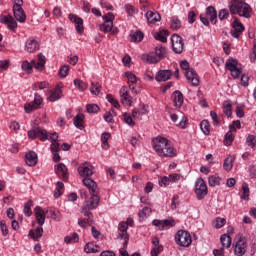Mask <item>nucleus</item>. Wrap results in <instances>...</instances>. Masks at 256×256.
Returning <instances> with one entry per match:
<instances>
[{
  "instance_id": "nucleus-1",
  "label": "nucleus",
  "mask_w": 256,
  "mask_h": 256,
  "mask_svg": "<svg viewBox=\"0 0 256 256\" xmlns=\"http://www.w3.org/2000/svg\"><path fill=\"white\" fill-rule=\"evenodd\" d=\"M28 137L29 139H37V137H39L40 141H51L50 150L53 155V161L55 163L61 161V156L59 155L61 144L59 143V134H57V132L49 134L47 130L41 127H35L28 131Z\"/></svg>"
},
{
  "instance_id": "nucleus-2",
  "label": "nucleus",
  "mask_w": 256,
  "mask_h": 256,
  "mask_svg": "<svg viewBox=\"0 0 256 256\" xmlns=\"http://www.w3.org/2000/svg\"><path fill=\"white\" fill-rule=\"evenodd\" d=\"M82 183L85 185V187H87L91 195V197L84 202L82 208L93 211V209L99 207V187L97 186V182L91 178H84Z\"/></svg>"
},
{
  "instance_id": "nucleus-3",
  "label": "nucleus",
  "mask_w": 256,
  "mask_h": 256,
  "mask_svg": "<svg viewBox=\"0 0 256 256\" xmlns=\"http://www.w3.org/2000/svg\"><path fill=\"white\" fill-rule=\"evenodd\" d=\"M152 147L159 157H175L177 150H174L165 137L158 136L152 140Z\"/></svg>"
},
{
  "instance_id": "nucleus-4",
  "label": "nucleus",
  "mask_w": 256,
  "mask_h": 256,
  "mask_svg": "<svg viewBox=\"0 0 256 256\" xmlns=\"http://www.w3.org/2000/svg\"><path fill=\"white\" fill-rule=\"evenodd\" d=\"M225 68L231 72V75L234 77V79H239V77H241V85H243V87H247L249 85V76L243 74L239 61L233 58H229L226 61Z\"/></svg>"
},
{
  "instance_id": "nucleus-5",
  "label": "nucleus",
  "mask_w": 256,
  "mask_h": 256,
  "mask_svg": "<svg viewBox=\"0 0 256 256\" xmlns=\"http://www.w3.org/2000/svg\"><path fill=\"white\" fill-rule=\"evenodd\" d=\"M228 7L232 15H239L246 19L251 17V6L243 1L234 0L228 4Z\"/></svg>"
},
{
  "instance_id": "nucleus-6",
  "label": "nucleus",
  "mask_w": 256,
  "mask_h": 256,
  "mask_svg": "<svg viewBox=\"0 0 256 256\" xmlns=\"http://www.w3.org/2000/svg\"><path fill=\"white\" fill-rule=\"evenodd\" d=\"M167 48L163 47L162 45H158L155 47V52H151L150 54H143L142 61L144 63L155 64L159 63V61L165 59L168 55Z\"/></svg>"
},
{
  "instance_id": "nucleus-7",
  "label": "nucleus",
  "mask_w": 256,
  "mask_h": 256,
  "mask_svg": "<svg viewBox=\"0 0 256 256\" xmlns=\"http://www.w3.org/2000/svg\"><path fill=\"white\" fill-rule=\"evenodd\" d=\"M232 247L234 249L235 255H245V253H247V239L243 235L236 236L232 244Z\"/></svg>"
},
{
  "instance_id": "nucleus-8",
  "label": "nucleus",
  "mask_w": 256,
  "mask_h": 256,
  "mask_svg": "<svg viewBox=\"0 0 256 256\" xmlns=\"http://www.w3.org/2000/svg\"><path fill=\"white\" fill-rule=\"evenodd\" d=\"M104 23L100 25V31L103 33H109L112 31L113 35L117 34L119 30L117 28H113V21H115V15L109 12L102 17Z\"/></svg>"
},
{
  "instance_id": "nucleus-9",
  "label": "nucleus",
  "mask_w": 256,
  "mask_h": 256,
  "mask_svg": "<svg viewBox=\"0 0 256 256\" xmlns=\"http://www.w3.org/2000/svg\"><path fill=\"white\" fill-rule=\"evenodd\" d=\"M175 241L180 247H189L193 240L191 239V234L185 230H179L175 236Z\"/></svg>"
},
{
  "instance_id": "nucleus-10",
  "label": "nucleus",
  "mask_w": 256,
  "mask_h": 256,
  "mask_svg": "<svg viewBox=\"0 0 256 256\" xmlns=\"http://www.w3.org/2000/svg\"><path fill=\"white\" fill-rule=\"evenodd\" d=\"M195 193L197 199L201 201V199H205L207 197V184H205V180L203 178H198L195 183Z\"/></svg>"
},
{
  "instance_id": "nucleus-11",
  "label": "nucleus",
  "mask_w": 256,
  "mask_h": 256,
  "mask_svg": "<svg viewBox=\"0 0 256 256\" xmlns=\"http://www.w3.org/2000/svg\"><path fill=\"white\" fill-rule=\"evenodd\" d=\"M78 173L80 177H84V179H89V177H91V175L95 173V168L93 167V165H91V163L85 162L80 164V166L78 167Z\"/></svg>"
},
{
  "instance_id": "nucleus-12",
  "label": "nucleus",
  "mask_w": 256,
  "mask_h": 256,
  "mask_svg": "<svg viewBox=\"0 0 256 256\" xmlns=\"http://www.w3.org/2000/svg\"><path fill=\"white\" fill-rule=\"evenodd\" d=\"M127 229H129V227L127 226L126 222L119 223L118 230L120 231V233H118L117 239L123 241V247H127L129 243V234H127Z\"/></svg>"
},
{
  "instance_id": "nucleus-13",
  "label": "nucleus",
  "mask_w": 256,
  "mask_h": 256,
  "mask_svg": "<svg viewBox=\"0 0 256 256\" xmlns=\"http://www.w3.org/2000/svg\"><path fill=\"white\" fill-rule=\"evenodd\" d=\"M171 41H172V49L174 51V53H183V38L177 34H173L171 37Z\"/></svg>"
},
{
  "instance_id": "nucleus-14",
  "label": "nucleus",
  "mask_w": 256,
  "mask_h": 256,
  "mask_svg": "<svg viewBox=\"0 0 256 256\" xmlns=\"http://www.w3.org/2000/svg\"><path fill=\"white\" fill-rule=\"evenodd\" d=\"M39 47H41V44L39 43V40L35 38H28L25 43V51L27 53H35L36 51H39Z\"/></svg>"
},
{
  "instance_id": "nucleus-15",
  "label": "nucleus",
  "mask_w": 256,
  "mask_h": 256,
  "mask_svg": "<svg viewBox=\"0 0 256 256\" xmlns=\"http://www.w3.org/2000/svg\"><path fill=\"white\" fill-rule=\"evenodd\" d=\"M185 77L188 83L192 85V87H198L199 75H197V72H195V69L193 68L188 69V71L185 72Z\"/></svg>"
},
{
  "instance_id": "nucleus-16",
  "label": "nucleus",
  "mask_w": 256,
  "mask_h": 256,
  "mask_svg": "<svg viewBox=\"0 0 256 256\" xmlns=\"http://www.w3.org/2000/svg\"><path fill=\"white\" fill-rule=\"evenodd\" d=\"M43 104V98L39 96V94H35L34 101L32 104H26L24 106L25 113H31V111H35V109H39V106Z\"/></svg>"
},
{
  "instance_id": "nucleus-17",
  "label": "nucleus",
  "mask_w": 256,
  "mask_h": 256,
  "mask_svg": "<svg viewBox=\"0 0 256 256\" xmlns=\"http://www.w3.org/2000/svg\"><path fill=\"white\" fill-rule=\"evenodd\" d=\"M232 27L234 30H231V35L234 37V39H239L241 37V33L245 31V26L243 23L239 22V20L235 19L232 23Z\"/></svg>"
},
{
  "instance_id": "nucleus-18",
  "label": "nucleus",
  "mask_w": 256,
  "mask_h": 256,
  "mask_svg": "<svg viewBox=\"0 0 256 256\" xmlns=\"http://www.w3.org/2000/svg\"><path fill=\"white\" fill-rule=\"evenodd\" d=\"M69 20L75 24V29L79 35H82L83 31H85V27H83V19L77 17L74 14H69Z\"/></svg>"
},
{
  "instance_id": "nucleus-19",
  "label": "nucleus",
  "mask_w": 256,
  "mask_h": 256,
  "mask_svg": "<svg viewBox=\"0 0 256 256\" xmlns=\"http://www.w3.org/2000/svg\"><path fill=\"white\" fill-rule=\"evenodd\" d=\"M172 75H173V71L171 70H160L156 73L155 79L158 83H162L165 81H169Z\"/></svg>"
},
{
  "instance_id": "nucleus-20",
  "label": "nucleus",
  "mask_w": 256,
  "mask_h": 256,
  "mask_svg": "<svg viewBox=\"0 0 256 256\" xmlns=\"http://www.w3.org/2000/svg\"><path fill=\"white\" fill-rule=\"evenodd\" d=\"M54 171L58 177H62V179H69V172H67V166L63 163H59L54 166Z\"/></svg>"
},
{
  "instance_id": "nucleus-21",
  "label": "nucleus",
  "mask_w": 256,
  "mask_h": 256,
  "mask_svg": "<svg viewBox=\"0 0 256 256\" xmlns=\"http://www.w3.org/2000/svg\"><path fill=\"white\" fill-rule=\"evenodd\" d=\"M34 213L38 225H40V227L45 225V215L47 214V212H45V210H43L41 206H36L34 209Z\"/></svg>"
},
{
  "instance_id": "nucleus-22",
  "label": "nucleus",
  "mask_w": 256,
  "mask_h": 256,
  "mask_svg": "<svg viewBox=\"0 0 256 256\" xmlns=\"http://www.w3.org/2000/svg\"><path fill=\"white\" fill-rule=\"evenodd\" d=\"M120 97L123 105H128L129 107H131L133 97L129 95V91H127V87L123 86L120 89Z\"/></svg>"
},
{
  "instance_id": "nucleus-23",
  "label": "nucleus",
  "mask_w": 256,
  "mask_h": 256,
  "mask_svg": "<svg viewBox=\"0 0 256 256\" xmlns=\"http://www.w3.org/2000/svg\"><path fill=\"white\" fill-rule=\"evenodd\" d=\"M14 19L19 23H25L27 19V15L25 14V10L22 7L13 8Z\"/></svg>"
},
{
  "instance_id": "nucleus-24",
  "label": "nucleus",
  "mask_w": 256,
  "mask_h": 256,
  "mask_svg": "<svg viewBox=\"0 0 256 256\" xmlns=\"http://www.w3.org/2000/svg\"><path fill=\"white\" fill-rule=\"evenodd\" d=\"M61 95V85H57L53 90H50V96L48 97V101H51V103H55V101H59V99H61Z\"/></svg>"
},
{
  "instance_id": "nucleus-25",
  "label": "nucleus",
  "mask_w": 256,
  "mask_h": 256,
  "mask_svg": "<svg viewBox=\"0 0 256 256\" xmlns=\"http://www.w3.org/2000/svg\"><path fill=\"white\" fill-rule=\"evenodd\" d=\"M0 21L1 23H5V25H8V29H15L17 27V21L11 15L0 17Z\"/></svg>"
},
{
  "instance_id": "nucleus-26",
  "label": "nucleus",
  "mask_w": 256,
  "mask_h": 256,
  "mask_svg": "<svg viewBox=\"0 0 256 256\" xmlns=\"http://www.w3.org/2000/svg\"><path fill=\"white\" fill-rule=\"evenodd\" d=\"M173 97H174L175 107H177L178 109H181L184 103L183 93H181V91L176 90L173 92Z\"/></svg>"
},
{
  "instance_id": "nucleus-27",
  "label": "nucleus",
  "mask_w": 256,
  "mask_h": 256,
  "mask_svg": "<svg viewBox=\"0 0 256 256\" xmlns=\"http://www.w3.org/2000/svg\"><path fill=\"white\" fill-rule=\"evenodd\" d=\"M25 161L28 167H35L37 165V153L34 151L28 152Z\"/></svg>"
},
{
  "instance_id": "nucleus-28",
  "label": "nucleus",
  "mask_w": 256,
  "mask_h": 256,
  "mask_svg": "<svg viewBox=\"0 0 256 256\" xmlns=\"http://www.w3.org/2000/svg\"><path fill=\"white\" fill-rule=\"evenodd\" d=\"M28 237L33 241H39L43 237V227H38L35 230H30Z\"/></svg>"
},
{
  "instance_id": "nucleus-29",
  "label": "nucleus",
  "mask_w": 256,
  "mask_h": 256,
  "mask_svg": "<svg viewBox=\"0 0 256 256\" xmlns=\"http://www.w3.org/2000/svg\"><path fill=\"white\" fill-rule=\"evenodd\" d=\"M38 57V62H35V69L37 71H43L45 69V63H47V58L43 53H39L37 55Z\"/></svg>"
},
{
  "instance_id": "nucleus-30",
  "label": "nucleus",
  "mask_w": 256,
  "mask_h": 256,
  "mask_svg": "<svg viewBox=\"0 0 256 256\" xmlns=\"http://www.w3.org/2000/svg\"><path fill=\"white\" fill-rule=\"evenodd\" d=\"M146 19L148 23H157L161 21V15L158 12L147 11Z\"/></svg>"
},
{
  "instance_id": "nucleus-31",
  "label": "nucleus",
  "mask_w": 256,
  "mask_h": 256,
  "mask_svg": "<svg viewBox=\"0 0 256 256\" xmlns=\"http://www.w3.org/2000/svg\"><path fill=\"white\" fill-rule=\"evenodd\" d=\"M83 121H85L84 114H78L74 117V126L77 129H80V131H83V129H85V126L83 125Z\"/></svg>"
},
{
  "instance_id": "nucleus-32",
  "label": "nucleus",
  "mask_w": 256,
  "mask_h": 256,
  "mask_svg": "<svg viewBox=\"0 0 256 256\" xmlns=\"http://www.w3.org/2000/svg\"><path fill=\"white\" fill-rule=\"evenodd\" d=\"M143 37L144 35L141 31L130 33V41L132 43H141L143 41Z\"/></svg>"
},
{
  "instance_id": "nucleus-33",
  "label": "nucleus",
  "mask_w": 256,
  "mask_h": 256,
  "mask_svg": "<svg viewBox=\"0 0 256 256\" xmlns=\"http://www.w3.org/2000/svg\"><path fill=\"white\" fill-rule=\"evenodd\" d=\"M220 242L223 249H229V247H231V236L228 234L221 235Z\"/></svg>"
},
{
  "instance_id": "nucleus-34",
  "label": "nucleus",
  "mask_w": 256,
  "mask_h": 256,
  "mask_svg": "<svg viewBox=\"0 0 256 256\" xmlns=\"http://www.w3.org/2000/svg\"><path fill=\"white\" fill-rule=\"evenodd\" d=\"M233 104H231V101H225L223 103V113L226 115V117H231L233 115Z\"/></svg>"
},
{
  "instance_id": "nucleus-35",
  "label": "nucleus",
  "mask_w": 256,
  "mask_h": 256,
  "mask_svg": "<svg viewBox=\"0 0 256 256\" xmlns=\"http://www.w3.org/2000/svg\"><path fill=\"white\" fill-rule=\"evenodd\" d=\"M111 138V134L109 132H104L102 135H101V141H102V144H101V147L102 149L106 150L109 149V139Z\"/></svg>"
},
{
  "instance_id": "nucleus-36",
  "label": "nucleus",
  "mask_w": 256,
  "mask_h": 256,
  "mask_svg": "<svg viewBox=\"0 0 256 256\" xmlns=\"http://www.w3.org/2000/svg\"><path fill=\"white\" fill-rule=\"evenodd\" d=\"M85 253H99V245L93 244V242H88L84 246Z\"/></svg>"
},
{
  "instance_id": "nucleus-37",
  "label": "nucleus",
  "mask_w": 256,
  "mask_h": 256,
  "mask_svg": "<svg viewBox=\"0 0 256 256\" xmlns=\"http://www.w3.org/2000/svg\"><path fill=\"white\" fill-rule=\"evenodd\" d=\"M227 220L225 218L217 217L213 220L212 225L215 229H221L225 227Z\"/></svg>"
},
{
  "instance_id": "nucleus-38",
  "label": "nucleus",
  "mask_w": 256,
  "mask_h": 256,
  "mask_svg": "<svg viewBox=\"0 0 256 256\" xmlns=\"http://www.w3.org/2000/svg\"><path fill=\"white\" fill-rule=\"evenodd\" d=\"M33 67H35V60H32L31 62H22V71H26V73H31L33 71Z\"/></svg>"
},
{
  "instance_id": "nucleus-39",
  "label": "nucleus",
  "mask_w": 256,
  "mask_h": 256,
  "mask_svg": "<svg viewBox=\"0 0 256 256\" xmlns=\"http://www.w3.org/2000/svg\"><path fill=\"white\" fill-rule=\"evenodd\" d=\"M167 30H162L160 32H156L154 34V38L157 40V41H161V43H167V37L165 35H167Z\"/></svg>"
},
{
  "instance_id": "nucleus-40",
  "label": "nucleus",
  "mask_w": 256,
  "mask_h": 256,
  "mask_svg": "<svg viewBox=\"0 0 256 256\" xmlns=\"http://www.w3.org/2000/svg\"><path fill=\"white\" fill-rule=\"evenodd\" d=\"M233 161H235V157L233 156H229L228 158L225 159L223 163L225 171H231V169H233Z\"/></svg>"
},
{
  "instance_id": "nucleus-41",
  "label": "nucleus",
  "mask_w": 256,
  "mask_h": 256,
  "mask_svg": "<svg viewBox=\"0 0 256 256\" xmlns=\"http://www.w3.org/2000/svg\"><path fill=\"white\" fill-rule=\"evenodd\" d=\"M208 184L210 187H217V185H221V177L219 176H209Z\"/></svg>"
},
{
  "instance_id": "nucleus-42",
  "label": "nucleus",
  "mask_w": 256,
  "mask_h": 256,
  "mask_svg": "<svg viewBox=\"0 0 256 256\" xmlns=\"http://www.w3.org/2000/svg\"><path fill=\"white\" fill-rule=\"evenodd\" d=\"M81 213L84 217H87V224L93 225V213H91V210L82 208Z\"/></svg>"
},
{
  "instance_id": "nucleus-43",
  "label": "nucleus",
  "mask_w": 256,
  "mask_h": 256,
  "mask_svg": "<svg viewBox=\"0 0 256 256\" xmlns=\"http://www.w3.org/2000/svg\"><path fill=\"white\" fill-rule=\"evenodd\" d=\"M242 195H241V199H244V201H249V185L247 183H243L242 184Z\"/></svg>"
},
{
  "instance_id": "nucleus-44",
  "label": "nucleus",
  "mask_w": 256,
  "mask_h": 256,
  "mask_svg": "<svg viewBox=\"0 0 256 256\" xmlns=\"http://www.w3.org/2000/svg\"><path fill=\"white\" fill-rule=\"evenodd\" d=\"M90 92L92 93V95H99V93H101V84L97 82H92Z\"/></svg>"
},
{
  "instance_id": "nucleus-45",
  "label": "nucleus",
  "mask_w": 256,
  "mask_h": 256,
  "mask_svg": "<svg viewBox=\"0 0 256 256\" xmlns=\"http://www.w3.org/2000/svg\"><path fill=\"white\" fill-rule=\"evenodd\" d=\"M170 27L173 31H177L178 29H181V20L177 17H173L171 19Z\"/></svg>"
},
{
  "instance_id": "nucleus-46",
  "label": "nucleus",
  "mask_w": 256,
  "mask_h": 256,
  "mask_svg": "<svg viewBox=\"0 0 256 256\" xmlns=\"http://www.w3.org/2000/svg\"><path fill=\"white\" fill-rule=\"evenodd\" d=\"M33 206V201L29 200L24 204V215L26 217H31L33 215V212L31 211V207Z\"/></svg>"
},
{
  "instance_id": "nucleus-47",
  "label": "nucleus",
  "mask_w": 256,
  "mask_h": 256,
  "mask_svg": "<svg viewBox=\"0 0 256 256\" xmlns=\"http://www.w3.org/2000/svg\"><path fill=\"white\" fill-rule=\"evenodd\" d=\"M200 128L202 133H204V135H209L211 133V130L209 129V121L207 120H203L200 123Z\"/></svg>"
},
{
  "instance_id": "nucleus-48",
  "label": "nucleus",
  "mask_w": 256,
  "mask_h": 256,
  "mask_svg": "<svg viewBox=\"0 0 256 256\" xmlns=\"http://www.w3.org/2000/svg\"><path fill=\"white\" fill-rule=\"evenodd\" d=\"M125 77L128 79V85H135L137 83V76L132 72H125Z\"/></svg>"
},
{
  "instance_id": "nucleus-49",
  "label": "nucleus",
  "mask_w": 256,
  "mask_h": 256,
  "mask_svg": "<svg viewBox=\"0 0 256 256\" xmlns=\"http://www.w3.org/2000/svg\"><path fill=\"white\" fill-rule=\"evenodd\" d=\"M79 241V234L74 233L72 236H66L64 242L69 245V243H77Z\"/></svg>"
},
{
  "instance_id": "nucleus-50",
  "label": "nucleus",
  "mask_w": 256,
  "mask_h": 256,
  "mask_svg": "<svg viewBox=\"0 0 256 256\" xmlns=\"http://www.w3.org/2000/svg\"><path fill=\"white\" fill-rule=\"evenodd\" d=\"M106 99H107L108 103L112 104V107H114L115 109H119V107H121V104H119V101H117L115 98H113V96L111 94H108L106 96Z\"/></svg>"
},
{
  "instance_id": "nucleus-51",
  "label": "nucleus",
  "mask_w": 256,
  "mask_h": 256,
  "mask_svg": "<svg viewBox=\"0 0 256 256\" xmlns=\"http://www.w3.org/2000/svg\"><path fill=\"white\" fill-rule=\"evenodd\" d=\"M115 115V110L111 109L104 114V121H106V123H112L113 117H115Z\"/></svg>"
},
{
  "instance_id": "nucleus-52",
  "label": "nucleus",
  "mask_w": 256,
  "mask_h": 256,
  "mask_svg": "<svg viewBox=\"0 0 256 256\" xmlns=\"http://www.w3.org/2000/svg\"><path fill=\"white\" fill-rule=\"evenodd\" d=\"M233 139V133L227 132L224 136V145H226V147H229V145L233 144Z\"/></svg>"
},
{
  "instance_id": "nucleus-53",
  "label": "nucleus",
  "mask_w": 256,
  "mask_h": 256,
  "mask_svg": "<svg viewBox=\"0 0 256 256\" xmlns=\"http://www.w3.org/2000/svg\"><path fill=\"white\" fill-rule=\"evenodd\" d=\"M173 219L162 220V226L159 227V231H165V227H173Z\"/></svg>"
},
{
  "instance_id": "nucleus-54",
  "label": "nucleus",
  "mask_w": 256,
  "mask_h": 256,
  "mask_svg": "<svg viewBox=\"0 0 256 256\" xmlns=\"http://www.w3.org/2000/svg\"><path fill=\"white\" fill-rule=\"evenodd\" d=\"M246 143L248 145V147H251V149H253L256 145V137L255 135H248L246 138Z\"/></svg>"
},
{
  "instance_id": "nucleus-55",
  "label": "nucleus",
  "mask_w": 256,
  "mask_h": 256,
  "mask_svg": "<svg viewBox=\"0 0 256 256\" xmlns=\"http://www.w3.org/2000/svg\"><path fill=\"white\" fill-rule=\"evenodd\" d=\"M74 85L75 87H78L79 91H85V89H87V83L79 79L74 80Z\"/></svg>"
},
{
  "instance_id": "nucleus-56",
  "label": "nucleus",
  "mask_w": 256,
  "mask_h": 256,
  "mask_svg": "<svg viewBox=\"0 0 256 256\" xmlns=\"http://www.w3.org/2000/svg\"><path fill=\"white\" fill-rule=\"evenodd\" d=\"M46 213H49L50 214V217H52V219L54 220V221H56V222H59V221H61V218L59 217V211H57V210H49V209H47L46 210Z\"/></svg>"
},
{
  "instance_id": "nucleus-57",
  "label": "nucleus",
  "mask_w": 256,
  "mask_h": 256,
  "mask_svg": "<svg viewBox=\"0 0 256 256\" xmlns=\"http://www.w3.org/2000/svg\"><path fill=\"white\" fill-rule=\"evenodd\" d=\"M123 117H124V122L126 123V125H129L130 127L135 126V122H133V118L131 117V114L125 113L123 115Z\"/></svg>"
},
{
  "instance_id": "nucleus-58",
  "label": "nucleus",
  "mask_w": 256,
  "mask_h": 256,
  "mask_svg": "<svg viewBox=\"0 0 256 256\" xmlns=\"http://www.w3.org/2000/svg\"><path fill=\"white\" fill-rule=\"evenodd\" d=\"M86 111H88V113H97V111H99V106L97 104H88L86 106Z\"/></svg>"
},
{
  "instance_id": "nucleus-59",
  "label": "nucleus",
  "mask_w": 256,
  "mask_h": 256,
  "mask_svg": "<svg viewBox=\"0 0 256 256\" xmlns=\"http://www.w3.org/2000/svg\"><path fill=\"white\" fill-rule=\"evenodd\" d=\"M0 229L4 237L9 234V229H7V224L5 223V220L0 221Z\"/></svg>"
},
{
  "instance_id": "nucleus-60",
  "label": "nucleus",
  "mask_w": 256,
  "mask_h": 256,
  "mask_svg": "<svg viewBox=\"0 0 256 256\" xmlns=\"http://www.w3.org/2000/svg\"><path fill=\"white\" fill-rule=\"evenodd\" d=\"M125 11L128 15H135L137 13V9L135 7L131 6L130 4L125 5Z\"/></svg>"
},
{
  "instance_id": "nucleus-61",
  "label": "nucleus",
  "mask_w": 256,
  "mask_h": 256,
  "mask_svg": "<svg viewBox=\"0 0 256 256\" xmlns=\"http://www.w3.org/2000/svg\"><path fill=\"white\" fill-rule=\"evenodd\" d=\"M218 17H219L220 21H223V19H227V17H229V10H227V9L220 10Z\"/></svg>"
},
{
  "instance_id": "nucleus-62",
  "label": "nucleus",
  "mask_w": 256,
  "mask_h": 256,
  "mask_svg": "<svg viewBox=\"0 0 256 256\" xmlns=\"http://www.w3.org/2000/svg\"><path fill=\"white\" fill-rule=\"evenodd\" d=\"M68 73H69V66H68V65L63 66V67L60 68V70H59V75H60V77H62V78L67 77V74H68Z\"/></svg>"
},
{
  "instance_id": "nucleus-63",
  "label": "nucleus",
  "mask_w": 256,
  "mask_h": 256,
  "mask_svg": "<svg viewBox=\"0 0 256 256\" xmlns=\"http://www.w3.org/2000/svg\"><path fill=\"white\" fill-rule=\"evenodd\" d=\"M236 116L239 118L245 117V112L243 111V107L239 104L236 105Z\"/></svg>"
},
{
  "instance_id": "nucleus-64",
  "label": "nucleus",
  "mask_w": 256,
  "mask_h": 256,
  "mask_svg": "<svg viewBox=\"0 0 256 256\" xmlns=\"http://www.w3.org/2000/svg\"><path fill=\"white\" fill-rule=\"evenodd\" d=\"M161 251H163V246H155L152 250H151V255L152 256H157L159 255V253H161Z\"/></svg>"
}]
</instances>
